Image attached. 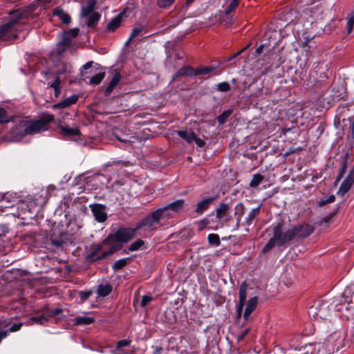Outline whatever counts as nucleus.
I'll return each instance as SVG.
<instances>
[{
    "label": "nucleus",
    "instance_id": "1",
    "mask_svg": "<svg viewBox=\"0 0 354 354\" xmlns=\"http://www.w3.org/2000/svg\"><path fill=\"white\" fill-rule=\"evenodd\" d=\"M52 4V0H37L36 4L30 7L19 8L10 12V21L0 26V40L7 41L15 39L17 37V24H25L24 19H27L30 17L36 7H40L41 10H45Z\"/></svg>",
    "mask_w": 354,
    "mask_h": 354
},
{
    "label": "nucleus",
    "instance_id": "2",
    "mask_svg": "<svg viewBox=\"0 0 354 354\" xmlns=\"http://www.w3.org/2000/svg\"><path fill=\"white\" fill-rule=\"evenodd\" d=\"M53 114H44L37 120H20L10 130V138L13 142H18L28 135H33L48 129V124L54 120Z\"/></svg>",
    "mask_w": 354,
    "mask_h": 354
},
{
    "label": "nucleus",
    "instance_id": "3",
    "mask_svg": "<svg viewBox=\"0 0 354 354\" xmlns=\"http://www.w3.org/2000/svg\"><path fill=\"white\" fill-rule=\"evenodd\" d=\"M136 227H120L114 232L109 234L104 240L103 243L114 247L115 252L123 248L124 243L129 242L136 236Z\"/></svg>",
    "mask_w": 354,
    "mask_h": 354
},
{
    "label": "nucleus",
    "instance_id": "4",
    "mask_svg": "<svg viewBox=\"0 0 354 354\" xmlns=\"http://www.w3.org/2000/svg\"><path fill=\"white\" fill-rule=\"evenodd\" d=\"M273 236L269 239L268 243L262 249V253L266 254L271 250L277 244L279 247L283 246L288 243L287 239L283 233V221L272 224Z\"/></svg>",
    "mask_w": 354,
    "mask_h": 354
},
{
    "label": "nucleus",
    "instance_id": "5",
    "mask_svg": "<svg viewBox=\"0 0 354 354\" xmlns=\"http://www.w3.org/2000/svg\"><path fill=\"white\" fill-rule=\"evenodd\" d=\"M314 232V227L306 223L294 225L283 232L288 243L295 239H303L308 237Z\"/></svg>",
    "mask_w": 354,
    "mask_h": 354
},
{
    "label": "nucleus",
    "instance_id": "6",
    "mask_svg": "<svg viewBox=\"0 0 354 354\" xmlns=\"http://www.w3.org/2000/svg\"><path fill=\"white\" fill-rule=\"evenodd\" d=\"M79 32V29L77 28H72L63 34L62 39L57 43L55 51L58 55H62L66 50L73 52L72 42L73 39L75 38Z\"/></svg>",
    "mask_w": 354,
    "mask_h": 354
},
{
    "label": "nucleus",
    "instance_id": "7",
    "mask_svg": "<svg viewBox=\"0 0 354 354\" xmlns=\"http://www.w3.org/2000/svg\"><path fill=\"white\" fill-rule=\"evenodd\" d=\"M162 216V209H157L145 216L140 222L137 223L135 225L136 230L138 231L143 227L151 230L155 225L159 223Z\"/></svg>",
    "mask_w": 354,
    "mask_h": 354
},
{
    "label": "nucleus",
    "instance_id": "8",
    "mask_svg": "<svg viewBox=\"0 0 354 354\" xmlns=\"http://www.w3.org/2000/svg\"><path fill=\"white\" fill-rule=\"evenodd\" d=\"M216 68H180L174 75L172 81L180 77H193L199 75H207L213 71Z\"/></svg>",
    "mask_w": 354,
    "mask_h": 354
},
{
    "label": "nucleus",
    "instance_id": "9",
    "mask_svg": "<svg viewBox=\"0 0 354 354\" xmlns=\"http://www.w3.org/2000/svg\"><path fill=\"white\" fill-rule=\"evenodd\" d=\"M218 198V194H214L212 196L203 198L195 205L193 214H194L196 216H201Z\"/></svg>",
    "mask_w": 354,
    "mask_h": 354
},
{
    "label": "nucleus",
    "instance_id": "10",
    "mask_svg": "<svg viewBox=\"0 0 354 354\" xmlns=\"http://www.w3.org/2000/svg\"><path fill=\"white\" fill-rule=\"evenodd\" d=\"M248 295V284L245 281L242 282L239 287V302L236 305V317L240 319L243 314V307Z\"/></svg>",
    "mask_w": 354,
    "mask_h": 354
},
{
    "label": "nucleus",
    "instance_id": "11",
    "mask_svg": "<svg viewBox=\"0 0 354 354\" xmlns=\"http://www.w3.org/2000/svg\"><path fill=\"white\" fill-rule=\"evenodd\" d=\"M89 207L93 213L95 219L99 223H103L107 219V213L106 212V206L100 203H93L89 205Z\"/></svg>",
    "mask_w": 354,
    "mask_h": 354
},
{
    "label": "nucleus",
    "instance_id": "12",
    "mask_svg": "<svg viewBox=\"0 0 354 354\" xmlns=\"http://www.w3.org/2000/svg\"><path fill=\"white\" fill-rule=\"evenodd\" d=\"M115 248L114 247H109V248L107 250L103 251L101 254H99V253H95L94 256H92V252H91L88 254L86 256V259L89 262H95L103 260L108 257L109 256L114 254L115 252Z\"/></svg>",
    "mask_w": 354,
    "mask_h": 354
},
{
    "label": "nucleus",
    "instance_id": "13",
    "mask_svg": "<svg viewBox=\"0 0 354 354\" xmlns=\"http://www.w3.org/2000/svg\"><path fill=\"white\" fill-rule=\"evenodd\" d=\"M122 78L121 73L120 71L115 70L114 75L109 82L108 86L104 91V95L106 97L109 96L113 92V89L116 87V86L119 84L120 80Z\"/></svg>",
    "mask_w": 354,
    "mask_h": 354
},
{
    "label": "nucleus",
    "instance_id": "14",
    "mask_svg": "<svg viewBox=\"0 0 354 354\" xmlns=\"http://www.w3.org/2000/svg\"><path fill=\"white\" fill-rule=\"evenodd\" d=\"M258 304V297H251L246 304V308L243 312V317L245 321H248L252 313L256 309Z\"/></svg>",
    "mask_w": 354,
    "mask_h": 354
},
{
    "label": "nucleus",
    "instance_id": "15",
    "mask_svg": "<svg viewBox=\"0 0 354 354\" xmlns=\"http://www.w3.org/2000/svg\"><path fill=\"white\" fill-rule=\"evenodd\" d=\"M184 205L185 200L178 199L159 209H162V214L167 210H171L175 213H178L183 209V208L184 207Z\"/></svg>",
    "mask_w": 354,
    "mask_h": 354
},
{
    "label": "nucleus",
    "instance_id": "16",
    "mask_svg": "<svg viewBox=\"0 0 354 354\" xmlns=\"http://www.w3.org/2000/svg\"><path fill=\"white\" fill-rule=\"evenodd\" d=\"M59 129L61 133L67 138L79 136L81 134L80 131L77 127H70L68 126L59 125Z\"/></svg>",
    "mask_w": 354,
    "mask_h": 354
},
{
    "label": "nucleus",
    "instance_id": "17",
    "mask_svg": "<svg viewBox=\"0 0 354 354\" xmlns=\"http://www.w3.org/2000/svg\"><path fill=\"white\" fill-rule=\"evenodd\" d=\"M79 99V96L77 95H72L70 97L66 98L63 101L57 103L54 106L57 109H65L67 108L74 104H75Z\"/></svg>",
    "mask_w": 354,
    "mask_h": 354
},
{
    "label": "nucleus",
    "instance_id": "18",
    "mask_svg": "<svg viewBox=\"0 0 354 354\" xmlns=\"http://www.w3.org/2000/svg\"><path fill=\"white\" fill-rule=\"evenodd\" d=\"M113 286L109 283H100L97 286L96 292L102 297H105L111 293Z\"/></svg>",
    "mask_w": 354,
    "mask_h": 354
},
{
    "label": "nucleus",
    "instance_id": "19",
    "mask_svg": "<svg viewBox=\"0 0 354 354\" xmlns=\"http://www.w3.org/2000/svg\"><path fill=\"white\" fill-rule=\"evenodd\" d=\"M72 322L75 326H84L90 325L94 323L95 319L92 317H82L77 316L72 319Z\"/></svg>",
    "mask_w": 354,
    "mask_h": 354
},
{
    "label": "nucleus",
    "instance_id": "20",
    "mask_svg": "<svg viewBox=\"0 0 354 354\" xmlns=\"http://www.w3.org/2000/svg\"><path fill=\"white\" fill-rule=\"evenodd\" d=\"M261 205H259L258 207L253 208L250 213L248 214V216L245 218V223L247 225H250L253 221L259 215L261 212Z\"/></svg>",
    "mask_w": 354,
    "mask_h": 354
},
{
    "label": "nucleus",
    "instance_id": "21",
    "mask_svg": "<svg viewBox=\"0 0 354 354\" xmlns=\"http://www.w3.org/2000/svg\"><path fill=\"white\" fill-rule=\"evenodd\" d=\"M95 1L93 0H89L87 2L86 6L82 7L81 12L82 17H87L91 15V13H95L94 7H95Z\"/></svg>",
    "mask_w": 354,
    "mask_h": 354
},
{
    "label": "nucleus",
    "instance_id": "22",
    "mask_svg": "<svg viewBox=\"0 0 354 354\" xmlns=\"http://www.w3.org/2000/svg\"><path fill=\"white\" fill-rule=\"evenodd\" d=\"M176 133L188 143L194 142L196 138V133L194 131L187 132L185 130H179L176 131Z\"/></svg>",
    "mask_w": 354,
    "mask_h": 354
},
{
    "label": "nucleus",
    "instance_id": "23",
    "mask_svg": "<svg viewBox=\"0 0 354 354\" xmlns=\"http://www.w3.org/2000/svg\"><path fill=\"white\" fill-rule=\"evenodd\" d=\"M118 192L120 195V201L122 203H127L130 202L132 198V195L130 192V189L129 187H122L120 190H118Z\"/></svg>",
    "mask_w": 354,
    "mask_h": 354
},
{
    "label": "nucleus",
    "instance_id": "24",
    "mask_svg": "<svg viewBox=\"0 0 354 354\" xmlns=\"http://www.w3.org/2000/svg\"><path fill=\"white\" fill-rule=\"evenodd\" d=\"M53 15L55 17H57L64 24H68L71 21L69 15L64 12L63 9L60 8H56L54 10Z\"/></svg>",
    "mask_w": 354,
    "mask_h": 354
},
{
    "label": "nucleus",
    "instance_id": "25",
    "mask_svg": "<svg viewBox=\"0 0 354 354\" xmlns=\"http://www.w3.org/2000/svg\"><path fill=\"white\" fill-rule=\"evenodd\" d=\"M87 17L86 24L88 27L90 28H94L100 18V15L96 12L95 13H91V15Z\"/></svg>",
    "mask_w": 354,
    "mask_h": 354
},
{
    "label": "nucleus",
    "instance_id": "26",
    "mask_svg": "<svg viewBox=\"0 0 354 354\" xmlns=\"http://www.w3.org/2000/svg\"><path fill=\"white\" fill-rule=\"evenodd\" d=\"M130 260L131 259L129 257L120 259L114 262V263L112 265V269L114 271L121 270L130 262Z\"/></svg>",
    "mask_w": 354,
    "mask_h": 354
},
{
    "label": "nucleus",
    "instance_id": "27",
    "mask_svg": "<svg viewBox=\"0 0 354 354\" xmlns=\"http://www.w3.org/2000/svg\"><path fill=\"white\" fill-rule=\"evenodd\" d=\"M353 184V183H352L351 180H349L348 179L345 178L343 180V182L342 183L337 193L341 194L342 195L345 194L350 190Z\"/></svg>",
    "mask_w": 354,
    "mask_h": 354
},
{
    "label": "nucleus",
    "instance_id": "28",
    "mask_svg": "<svg viewBox=\"0 0 354 354\" xmlns=\"http://www.w3.org/2000/svg\"><path fill=\"white\" fill-rule=\"evenodd\" d=\"M229 210V205L225 203L220 204L219 207L216 209V216L218 219L223 218Z\"/></svg>",
    "mask_w": 354,
    "mask_h": 354
},
{
    "label": "nucleus",
    "instance_id": "29",
    "mask_svg": "<svg viewBox=\"0 0 354 354\" xmlns=\"http://www.w3.org/2000/svg\"><path fill=\"white\" fill-rule=\"evenodd\" d=\"M164 316V321L169 324H175L177 321V318L174 315V312L170 309L165 310Z\"/></svg>",
    "mask_w": 354,
    "mask_h": 354
},
{
    "label": "nucleus",
    "instance_id": "30",
    "mask_svg": "<svg viewBox=\"0 0 354 354\" xmlns=\"http://www.w3.org/2000/svg\"><path fill=\"white\" fill-rule=\"evenodd\" d=\"M234 215L236 216V220H238V223L241 222V217L245 213V207L242 203H239L236 205L234 207Z\"/></svg>",
    "mask_w": 354,
    "mask_h": 354
},
{
    "label": "nucleus",
    "instance_id": "31",
    "mask_svg": "<svg viewBox=\"0 0 354 354\" xmlns=\"http://www.w3.org/2000/svg\"><path fill=\"white\" fill-rule=\"evenodd\" d=\"M132 341L129 339L119 340L116 342L115 352L123 351L122 348L129 346Z\"/></svg>",
    "mask_w": 354,
    "mask_h": 354
},
{
    "label": "nucleus",
    "instance_id": "32",
    "mask_svg": "<svg viewBox=\"0 0 354 354\" xmlns=\"http://www.w3.org/2000/svg\"><path fill=\"white\" fill-rule=\"evenodd\" d=\"M121 17L120 15H118L115 18H114L113 20H111L107 25V29L109 31H114L116 28H118L121 24Z\"/></svg>",
    "mask_w": 354,
    "mask_h": 354
},
{
    "label": "nucleus",
    "instance_id": "33",
    "mask_svg": "<svg viewBox=\"0 0 354 354\" xmlns=\"http://www.w3.org/2000/svg\"><path fill=\"white\" fill-rule=\"evenodd\" d=\"M207 241L209 245L217 247L221 244V240L218 234H209L207 236Z\"/></svg>",
    "mask_w": 354,
    "mask_h": 354
},
{
    "label": "nucleus",
    "instance_id": "34",
    "mask_svg": "<svg viewBox=\"0 0 354 354\" xmlns=\"http://www.w3.org/2000/svg\"><path fill=\"white\" fill-rule=\"evenodd\" d=\"M105 77V72H100L91 77L90 84L93 85L99 84Z\"/></svg>",
    "mask_w": 354,
    "mask_h": 354
},
{
    "label": "nucleus",
    "instance_id": "35",
    "mask_svg": "<svg viewBox=\"0 0 354 354\" xmlns=\"http://www.w3.org/2000/svg\"><path fill=\"white\" fill-rule=\"evenodd\" d=\"M145 245V241L139 239L132 243L128 248V250L131 252L138 251Z\"/></svg>",
    "mask_w": 354,
    "mask_h": 354
},
{
    "label": "nucleus",
    "instance_id": "36",
    "mask_svg": "<svg viewBox=\"0 0 354 354\" xmlns=\"http://www.w3.org/2000/svg\"><path fill=\"white\" fill-rule=\"evenodd\" d=\"M232 111L230 109L224 111L221 115L217 118L218 122L219 125L223 124L227 120V118L230 116Z\"/></svg>",
    "mask_w": 354,
    "mask_h": 354
},
{
    "label": "nucleus",
    "instance_id": "37",
    "mask_svg": "<svg viewBox=\"0 0 354 354\" xmlns=\"http://www.w3.org/2000/svg\"><path fill=\"white\" fill-rule=\"evenodd\" d=\"M15 200H10V197L6 199L0 204V212H5L6 209L12 207L14 206V202Z\"/></svg>",
    "mask_w": 354,
    "mask_h": 354
},
{
    "label": "nucleus",
    "instance_id": "38",
    "mask_svg": "<svg viewBox=\"0 0 354 354\" xmlns=\"http://www.w3.org/2000/svg\"><path fill=\"white\" fill-rule=\"evenodd\" d=\"M263 176L259 174H256L253 176V178L250 183V186L251 187H257L259 185V184L263 180Z\"/></svg>",
    "mask_w": 354,
    "mask_h": 354
},
{
    "label": "nucleus",
    "instance_id": "39",
    "mask_svg": "<svg viewBox=\"0 0 354 354\" xmlns=\"http://www.w3.org/2000/svg\"><path fill=\"white\" fill-rule=\"evenodd\" d=\"M93 294L92 290H88L86 291H80L79 297H80V303L82 304L85 301H86Z\"/></svg>",
    "mask_w": 354,
    "mask_h": 354
},
{
    "label": "nucleus",
    "instance_id": "40",
    "mask_svg": "<svg viewBox=\"0 0 354 354\" xmlns=\"http://www.w3.org/2000/svg\"><path fill=\"white\" fill-rule=\"evenodd\" d=\"M31 320L33 321L35 323L37 324H44L46 323L48 320V318L47 316H45L44 315H38V316H34L31 318Z\"/></svg>",
    "mask_w": 354,
    "mask_h": 354
},
{
    "label": "nucleus",
    "instance_id": "41",
    "mask_svg": "<svg viewBox=\"0 0 354 354\" xmlns=\"http://www.w3.org/2000/svg\"><path fill=\"white\" fill-rule=\"evenodd\" d=\"M339 205H336L335 209L323 218V221L328 223L339 212Z\"/></svg>",
    "mask_w": 354,
    "mask_h": 354
},
{
    "label": "nucleus",
    "instance_id": "42",
    "mask_svg": "<svg viewBox=\"0 0 354 354\" xmlns=\"http://www.w3.org/2000/svg\"><path fill=\"white\" fill-rule=\"evenodd\" d=\"M354 26V12L350 13L347 17L346 30L350 33Z\"/></svg>",
    "mask_w": 354,
    "mask_h": 354
},
{
    "label": "nucleus",
    "instance_id": "43",
    "mask_svg": "<svg viewBox=\"0 0 354 354\" xmlns=\"http://www.w3.org/2000/svg\"><path fill=\"white\" fill-rule=\"evenodd\" d=\"M50 241L51 245L57 249L62 248L64 243V241L62 239H58L53 236L50 237Z\"/></svg>",
    "mask_w": 354,
    "mask_h": 354
},
{
    "label": "nucleus",
    "instance_id": "44",
    "mask_svg": "<svg viewBox=\"0 0 354 354\" xmlns=\"http://www.w3.org/2000/svg\"><path fill=\"white\" fill-rule=\"evenodd\" d=\"M61 79H60V73L55 74V79L53 82H48V87L54 88L56 86H58L59 84H61Z\"/></svg>",
    "mask_w": 354,
    "mask_h": 354
},
{
    "label": "nucleus",
    "instance_id": "45",
    "mask_svg": "<svg viewBox=\"0 0 354 354\" xmlns=\"http://www.w3.org/2000/svg\"><path fill=\"white\" fill-rule=\"evenodd\" d=\"M230 88V84L227 82H223L217 84V89L221 92H227Z\"/></svg>",
    "mask_w": 354,
    "mask_h": 354
},
{
    "label": "nucleus",
    "instance_id": "46",
    "mask_svg": "<svg viewBox=\"0 0 354 354\" xmlns=\"http://www.w3.org/2000/svg\"><path fill=\"white\" fill-rule=\"evenodd\" d=\"M239 3V0H232L229 4V6L226 8L225 12L226 15L231 13L234 11L237 7Z\"/></svg>",
    "mask_w": 354,
    "mask_h": 354
},
{
    "label": "nucleus",
    "instance_id": "47",
    "mask_svg": "<svg viewBox=\"0 0 354 354\" xmlns=\"http://www.w3.org/2000/svg\"><path fill=\"white\" fill-rule=\"evenodd\" d=\"M142 28L140 27V26H138V27H136L133 30V32L130 36V37L129 38V39L126 41L125 44L126 45H128L129 43L130 42V41L134 38H136L138 35H139L140 34V32H142Z\"/></svg>",
    "mask_w": 354,
    "mask_h": 354
},
{
    "label": "nucleus",
    "instance_id": "48",
    "mask_svg": "<svg viewBox=\"0 0 354 354\" xmlns=\"http://www.w3.org/2000/svg\"><path fill=\"white\" fill-rule=\"evenodd\" d=\"M153 300V297L150 293L147 295H144L142 297V300L140 302V306L142 307H145L147 305H148L151 301Z\"/></svg>",
    "mask_w": 354,
    "mask_h": 354
},
{
    "label": "nucleus",
    "instance_id": "49",
    "mask_svg": "<svg viewBox=\"0 0 354 354\" xmlns=\"http://www.w3.org/2000/svg\"><path fill=\"white\" fill-rule=\"evenodd\" d=\"M10 121L7 118V111L5 109L0 106V123L6 124Z\"/></svg>",
    "mask_w": 354,
    "mask_h": 354
},
{
    "label": "nucleus",
    "instance_id": "50",
    "mask_svg": "<svg viewBox=\"0 0 354 354\" xmlns=\"http://www.w3.org/2000/svg\"><path fill=\"white\" fill-rule=\"evenodd\" d=\"M153 349L152 354H162L163 347L160 343L157 342L155 345L151 346Z\"/></svg>",
    "mask_w": 354,
    "mask_h": 354
},
{
    "label": "nucleus",
    "instance_id": "51",
    "mask_svg": "<svg viewBox=\"0 0 354 354\" xmlns=\"http://www.w3.org/2000/svg\"><path fill=\"white\" fill-rule=\"evenodd\" d=\"M56 73H62L61 72H56V73H53L52 71H43L41 72V74L44 75V77H45V79L46 80H50L51 79H55V74Z\"/></svg>",
    "mask_w": 354,
    "mask_h": 354
},
{
    "label": "nucleus",
    "instance_id": "52",
    "mask_svg": "<svg viewBox=\"0 0 354 354\" xmlns=\"http://www.w3.org/2000/svg\"><path fill=\"white\" fill-rule=\"evenodd\" d=\"M174 0H158V4L160 8H167L174 3Z\"/></svg>",
    "mask_w": 354,
    "mask_h": 354
},
{
    "label": "nucleus",
    "instance_id": "53",
    "mask_svg": "<svg viewBox=\"0 0 354 354\" xmlns=\"http://www.w3.org/2000/svg\"><path fill=\"white\" fill-rule=\"evenodd\" d=\"M104 245H106L103 243V241L100 243L93 245L91 251L92 256H94L95 253H99L102 250Z\"/></svg>",
    "mask_w": 354,
    "mask_h": 354
},
{
    "label": "nucleus",
    "instance_id": "54",
    "mask_svg": "<svg viewBox=\"0 0 354 354\" xmlns=\"http://www.w3.org/2000/svg\"><path fill=\"white\" fill-rule=\"evenodd\" d=\"M63 310L60 308H56L49 311L48 317H55L62 313Z\"/></svg>",
    "mask_w": 354,
    "mask_h": 354
},
{
    "label": "nucleus",
    "instance_id": "55",
    "mask_svg": "<svg viewBox=\"0 0 354 354\" xmlns=\"http://www.w3.org/2000/svg\"><path fill=\"white\" fill-rule=\"evenodd\" d=\"M20 71H21L22 73H24L26 75H29V74L34 75L36 73L35 68H29V67L20 68Z\"/></svg>",
    "mask_w": 354,
    "mask_h": 354
},
{
    "label": "nucleus",
    "instance_id": "56",
    "mask_svg": "<svg viewBox=\"0 0 354 354\" xmlns=\"http://www.w3.org/2000/svg\"><path fill=\"white\" fill-rule=\"evenodd\" d=\"M113 136L115 138L116 140L118 141L122 142V143H127L129 142L128 139L126 138L127 136H120L118 132L115 131L113 133Z\"/></svg>",
    "mask_w": 354,
    "mask_h": 354
},
{
    "label": "nucleus",
    "instance_id": "57",
    "mask_svg": "<svg viewBox=\"0 0 354 354\" xmlns=\"http://www.w3.org/2000/svg\"><path fill=\"white\" fill-rule=\"evenodd\" d=\"M23 324L21 322L15 323L9 329L10 332H16L21 329Z\"/></svg>",
    "mask_w": 354,
    "mask_h": 354
},
{
    "label": "nucleus",
    "instance_id": "58",
    "mask_svg": "<svg viewBox=\"0 0 354 354\" xmlns=\"http://www.w3.org/2000/svg\"><path fill=\"white\" fill-rule=\"evenodd\" d=\"M346 162H344L338 174L337 180H339L343 177V176L344 175V174L346 172Z\"/></svg>",
    "mask_w": 354,
    "mask_h": 354
},
{
    "label": "nucleus",
    "instance_id": "59",
    "mask_svg": "<svg viewBox=\"0 0 354 354\" xmlns=\"http://www.w3.org/2000/svg\"><path fill=\"white\" fill-rule=\"evenodd\" d=\"M38 59L35 57V56H33L32 57V62L33 63V65H44V64L46 63V64H48V63L46 62V59H41L39 60V62H36V60H37Z\"/></svg>",
    "mask_w": 354,
    "mask_h": 354
},
{
    "label": "nucleus",
    "instance_id": "60",
    "mask_svg": "<svg viewBox=\"0 0 354 354\" xmlns=\"http://www.w3.org/2000/svg\"><path fill=\"white\" fill-rule=\"evenodd\" d=\"M194 142L196 144V145L199 147H203L205 145V142L201 139L200 138H198L196 135V138L194 140Z\"/></svg>",
    "mask_w": 354,
    "mask_h": 354
},
{
    "label": "nucleus",
    "instance_id": "61",
    "mask_svg": "<svg viewBox=\"0 0 354 354\" xmlns=\"http://www.w3.org/2000/svg\"><path fill=\"white\" fill-rule=\"evenodd\" d=\"M53 90H54V93H55V96L56 97H59L62 93L61 84H59L58 86H56L55 88H54Z\"/></svg>",
    "mask_w": 354,
    "mask_h": 354
},
{
    "label": "nucleus",
    "instance_id": "62",
    "mask_svg": "<svg viewBox=\"0 0 354 354\" xmlns=\"http://www.w3.org/2000/svg\"><path fill=\"white\" fill-rule=\"evenodd\" d=\"M350 121L351 122L350 127L351 136L354 140V117L350 118Z\"/></svg>",
    "mask_w": 354,
    "mask_h": 354
},
{
    "label": "nucleus",
    "instance_id": "63",
    "mask_svg": "<svg viewBox=\"0 0 354 354\" xmlns=\"http://www.w3.org/2000/svg\"><path fill=\"white\" fill-rule=\"evenodd\" d=\"M346 178L348 179L349 180H351V182L354 183V167L349 171Z\"/></svg>",
    "mask_w": 354,
    "mask_h": 354
},
{
    "label": "nucleus",
    "instance_id": "64",
    "mask_svg": "<svg viewBox=\"0 0 354 354\" xmlns=\"http://www.w3.org/2000/svg\"><path fill=\"white\" fill-rule=\"evenodd\" d=\"M292 354H311V353L308 351H304V349L300 348L297 352H295Z\"/></svg>",
    "mask_w": 354,
    "mask_h": 354
}]
</instances>
